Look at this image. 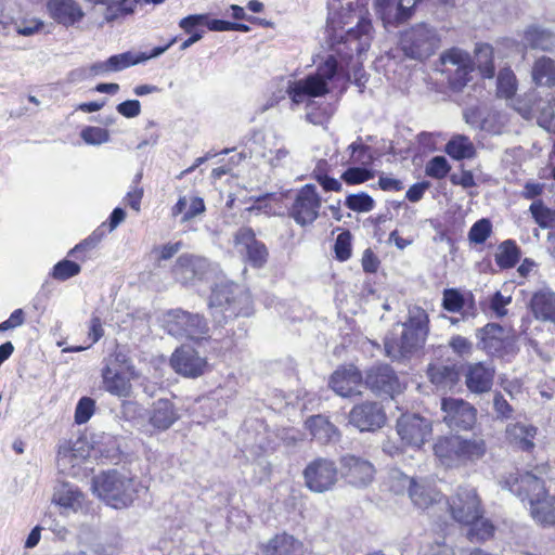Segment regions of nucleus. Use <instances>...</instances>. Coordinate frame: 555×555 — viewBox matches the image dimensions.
<instances>
[{"instance_id": "f704fd0d", "label": "nucleus", "mask_w": 555, "mask_h": 555, "mask_svg": "<svg viewBox=\"0 0 555 555\" xmlns=\"http://www.w3.org/2000/svg\"><path fill=\"white\" fill-rule=\"evenodd\" d=\"M264 555H304L302 544L288 534L275 535L263 548Z\"/></svg>"}, {"instance_id": "20e7f679", "label": "nucleus", "mask_w": 555, "mask_h": 555, "mask_svg": "<svg viewBox=\"0 0 555 555\" xmlns=\"http://www.w3.org/2000/svg\"><path fill=\"white\" fill-rule=\"evenodd\" d=\"M440 36L436 28L425 23L415 24L400 36V49L412 60L424 61L440 47Z\"/></svg>"}, {"instance_id": "2f4dec72", "label": "nucleus", "mask_w": 555, "mask_h": 555, "mask_svg": "<svg viewBox=\"0 0 555 555\" xmlns=\"http://www.w3.org/2000/svg\"><path fill=\"white\" fill-rule=\"evenodd\" d=\"M504 328L494 323H488L477 331L479 346L489 354H499L504 348Z\"/></svg>"}, {"instance_id": "f03ea898", "label": "nucleus", "mask_w": 555, "mask_h": 555, "mask_svg": "<svg viewBox=\"0 0 555 555\" xmlns=\"http://www.w3.org/2000/svg\"><path fill=\"white\" fill-rule=\"evenodd\" d=\"M143 489L138 479L117 469L103 472L92 479L93 493L116 509L130 506Z\"/></svg>"}, {"instance_id": "e433bc0d", "label": "nucleus", "mask_w": 555, "mask_h": 555, "mask_svg": "<svg viewBox=\"0 0 555 555\" xmlns=\"http://www.w3.org/2000/svg\"><path fill=\"white\" fill-rule=\"evenodd\" d=\"M306 426L311 436L321 443H327L338 437L337 428L322 415L311 416L307 420Z\"/></svg>"}, {"instance_id": "bf43d9fd", "label": "nucleus", "mask_w": 555, "mask_h": 555, "mask_svg": "<svg viewBox=\"0 0 555 555\" xmlns=\"http://www.w3.org/2000/svg\"><path fill=\"white\" fill-rule=\"evenodd\" d=\"M442 306L450 312H459L464 306V298L456 289H446Z\"/></svg>"}, {"instance_id": "37998d69", "label": "nucleus", "mask_w": 555, "mask_h": 555, "mask_svg": "<svg viewBox=\"0 0 555 555\" xmlns=\"http://www.w3.org/2000/svg\"><path fill=\"white\" fill-rule=\"evenodd\" d=\"M173 420V408L169 400L159 399L154 406L151 423L158 429L168 428Z\"/></svg>"}, {"instance_id": "4468645a", "label": "nucleus", "mask_w": 555, "mask_h": 555, "mask_svg": "<svg viewBox=\"0 0 555 555\" xmlns=\"http://www.w3.org/2000/svg\"><path fill=\"white\" fill-rule=\"evenodd\" d=\"M321 198L315 186L306 184L301 188L292 205L289 215L300 225L311 224L319 216Z\"/></svg>"}, {"instance_id": "3c124183", "label": "nucleus", "mask_w": 555, "mask_h": 555, "mask_svg": "<svg viewBox=\"0 0 555 555\" xmlns=\"http://www.w3.org/2000/svg\"><path fill=\"white\" fill-rule=\"evenodd\" d=\"M345 205L352 211L369 212L374 206V199L366 193L350 194L346 197Z\"/></svg>"}, {"instance_id": "473e14b6", "label": "nucleus", "mask_w": 555, "mask_h": 555, "mask_svg": "<svg viewBox=\"0 0 555 555\" xmlns=\"http://www.w3.org/2000/svg\"><path fill=\"white\" fill-rule=\"evenodd\" d=\"M530 308L538 320L555 322V293L542 289L533 294Z\"/></svg>"}, {"instance_id": "412c9836", "label": "nucleus", "mask_w": 555, "mask_h": 555, "mask_svg": "<svg viewBox=\"0 0 555 555\" xmlns=\"http://www.w3.org/2000/svg\"><path fill=\"white\" fill-rule=\"evenodd\" d=\"M386 416L377 402H364L352 408L349 422L361 431H371L380 428Z\"/></svg>"}, {"instance_id": "c03bdc74", "label": "nucleus", "mask_w": 555, "mask_h": 555, "mask_svg": "<svg viewBox=\"0 0 555 555\" xmlns=\"http://www.w3.org/2000/svg\"><path fill=\"white\" fill-rule=\"evenodd\" d=\"M476 63L480 74L485 78L494 76L493 48L490 44L481 43L476 47Z\"/></svg>"}, {"instance_id": "f3484780", "label": "nucleus", "mask_w": 555, "mask_h": 555, "mask_svg": "<svg viewBox=\"0 0 555 555\" xmlns=\"http://www.w3.org/2000/svg\"><path fill=\"white\" fill-rule=\"evenodd\" d=\"M339 473L346 481L356 487H365L372 482L375 468L373 464L364 457L353 454H346L340 457Z\"/></svg>"}, {"instance_id": "a19ab883", "label": "nucleus", "mask_w": 555, "mask_h": 555, "mask_svg": "<svg viewBox=\"0 0 555 555\" xmlns=\"http://www.w3.org/2000/svg\"><path fill=\"white\" fill-rule=\"evenodd\" d=\"M494 257L501 269H509L519 261L520 249L514 241L507 240L499 245Z\"/></svg>"}, {"instance_id": "dca6fc26", "label": "nucleus", "mask_w": 555, "mask_h": 555, "mask_svg": "<svg viewBox=\"0 0 555 555\" xmlns=\"http://www.w3.org/2000/svg\"><path fill=\"white\" fill-rule=\"evenodd\" d=\"M179 25L188 35H190V37L180 44V50L183 51L201 40L206 28L211 31H229L231 22L211 20L207 14H196L182 18Z\"/></svg>"}, {"instance_id": "603ef678", "label": "nucleus", "mask_w": 555, "mask_h": 555, "mask_svg": "<svg viewBox=\"0 0 555 555\" xmlns=\"http://www.w3.org/2000/svg\"><path fill=\"white\" fill-rule=\"evenodd\" d=\"M81 268L78 263L64 259L59 261L52 269L51 276L57 281H66L79 274Z\"/></svg>"}, {"instance_id": "0e129e2a", "label": "nucleus", "mask_w": 555, "mask_h": 555, "mask_svg": "<svg viewBox=\"0 0 555 555\" xmlns=\"http://www.w3.org/2000/svg\"><path fill=\"white\" fill-rule=\"evenodd\" d=\"M421 0H399L397 7L396 20L403 23L410 20L414 14V8Z\"/></svg>"}, {"instance_id": "2eb2a0df", "label": "nucleus", "mask_w": 555, "mask_h": 555, "mask_svg": "<svg viewBox=\"0 0 555 555\" xmlns=\"http://www.w3.org/2000/svg\"><path fill=\"white\" fill-rule=\"evenodd\" d=\"M450 512L454 520L466 525L480 517V500L474 488H459L449 502Z\"/></svg>"}, {"instance_id": "6e6d98bb", "label": "nucleus", "mask_w": 555, "mask_h": 555, "mask_svg": "<svg viewBox=\"0 0 555 555\" xmlns=\"http://www.w3.org/2000/svg\"><path fill=\"white\" fill-rule=\"evenodd\" d=\"M95 402L93 399L89 397H82L77 405L75 411V422L77 424H85L87 423L90 417L94 413Z\"/></svg>"}, {"instance_id": "a211bd4d", "label": "nucleus", "mask_w": 555, "mask_h": 555, "mask_svg": "<svg viewBox=\"0 0 555 555\" xmlns=\"http://www.w3.org/2000/svg\"><path fill=\"white\" fill-rule=\"evenodd\" d=\"M194 346L181 344L176 349V373L184 377L196 378L205 374L209 369L206 357L199 356Z\"/></svg>"}, {"instance_id": "ea45409f", "label": "nucleus", "mask_w": 555, "mask_h": 555, "mask_svg": "<svg viewBox=\"0 0 555 555\" xmlns=\"http://www.w3.org/2000/svg\"><path fill=\"white\" fill-rule=\"evenodd\" d=\"M532 79L540 86H552L555 83V61L542 56L534 62L532 67Z\"/></svg>"}, {"instance_id": "de8ad7c7", "label": "nucleus", "mask_w": 555, "mask_h": 555, "mask_svg": "<svg viewBox=\"0 0 555 555\" xmlns=\"http://www.w3.org/2000/svg\"><path fill=\"white\" fill-rule=\"evenodd\" d=\"M111 370H119L127 372V375L134 377V369L128 358L127 353L119 348H116L107 358L104 359V366Z\"/></svg>"}, {"instance_id": "49530a36", "label": "nucleus", "mask_w": 555, "mask_h": 555, "mask_svg": "<svg viewBox=\"0 0 555 555\" xmlns=\"http://www.w3.org/2000/svg\"><path fill=\"white\" fill-rule=\"evenodd\" d=\"M466 525L469 526L467 538L472 542L486 541L493 535L494 527L487 519L482 518V512L479 518Z\"/></svg>"}, {"instance_id": "7ed1b4c3", "label": "nucleus", "mask_w": 555, "mask_h": 555, "mask_svg": "<svg viewBox=\"0 0 555 555\" xmlns=\"http://www.w3.org/2000/svg\"><path fill=\"white\" fill-rule=\"evenodd\" d=\"M487 451L486 442L480 437L451 435L439 438L434 444V452L446 467H460L480 460Z\"/></svg>"}, {"instance_id": "c756f323", "label": "nucleus", "mask_w": 555, "mask_h": 555, "mask_svg": "<svg viewBox=\"0 0 555 555\" xmlns=\"http://www.w3.org/2000/svg\"><path fill=\"white\" fill-rule=\"evenodd\" d=\"M537 434L535 426L520 422L508 424L505 429L506 440L509 444L526 452L533 450Z\"/></svg>"}, {"instance_id": "9d476101", "label": "nucleus", "mask_w": 555, "mask_h": 555, "mask_svg": "<svg viewBox=\"0 0 555 555\" xmlns=\"http://www.w3.org/2000/svg\"><path fill=\"white\" fill-rule=\"evenodd\" d=\"M423 341L413 335L405 326L396 324L384 340L386 356L392 360L410 357L423 346Z\"/></svg>"}, {"instance_id": "cd10ccee", "label": "nucleus", "mask_w": 555, "mask_h": 555, "mask_svg": "<svg viewBox=\"0 0 555 555\" xmlns=\"http://www.w3.org/2000/svg\"><path fill=\"white\" fill-rule=\"evenodd\" d=\"M49 15L59 24L69 26L80 21L83 12L75 0H49Z\"/></svg>"}, {"instance_id": "4c0bfd02", "label": "nucleus", "mask_w": 555, "mask_h": 555, "mask_svg": "<svg viewBox=\"0 0 555 555\" xmlns=\"http://www.w3.org/2000/svg\"><path fill=\"white\" fill-rule=\"evenodd\" d=\"M428 377L439 388H451L459 380V371L455 365L430 364L427 370Z\"/></svg>"}, {"instance_id": "8fccbe9b", "label": "nucleus", "mask_w": 555, "mask_h": 555, "mask_svg": "<svg viewBox=\"0 0 555 555\" xmlns=\"http://www.w3.org/2000/svg\"><path fill=\"white\" fill-rule=\"evenodd\" d=\"M516 77L512 69L503 68L498 75V94L501 98L509 99L516 92Z\"/></svg>"}, {"instance_id": "e2e57ef3", "label": "nucleus", "mask_w": 555, "mask_h": 555, "mask_svg": "<svg viewBox=\"0 0 555 555\" xmlns=\"http://www.w3.org/2000/svg\"><path fill=\"white\" fill-rule=\"evenodd\" d=\"M43 22L37 18L23 20L15 24V29L18 35L33 36L41 30Z\"/></svg>"}, {"instance_id": "393cba45", "label": "nucleus", "mask_w": 555, "mask_h": 555, "mask_svg": "<svg viewBox=\"0 0 555 555\" xmlns=\"http://www.w3.org/2000/svg\"><path fill=\"white\" fill-rule=\"evenodd\" d=\"M85 495L78 487L62 482L54 488L52 503L60 507L62 515L77 513L82 508Z\"/></svg>"}, {"instance_id": "a18cd8bd", "label": "nucleus", "mask_w": 555, "mask_h": 555, "mask_svg": "<svg viewBox=\"0 0 555 555\" xmlns=\"http://www.w3.org/2000/svg\"><path fill=\"white\" fill-rule=\"evenodd\" d=\"M347 152L349 153V159L347 160L349 164L369 166L373 162L371 147L364 144L361 138L352 142L347 147Z\"/></svg>"}, {"instance_id": "09e8293b", "label": "nucleus", "mask_w": 555, "mask_h": 555, "mask_svg": "<svg viewBox=\"0 0 555 555\" xmlns=\"http://www.w3.org/2000/svg\"><path fill=\"white\" fill-rule=\"evenodd\" d=\"M534 221L543 229L555 228V210L543 205L541 201L533 202L529 208Z\"/></svg>"}, {"instance_id": "1a4fd4ad", "label": "nucleus", "mask_w": 555, "mask_h": 555, "mask_svg": "<svg viewBox=\"0 0 555 555\" xmlns=\"http://www.w3.org/2000/svg\"><path fill=\"white\" fill-rule=\"evenodd\" d=\"M209 326L198 313L176 310V340L181 344L199 345L208 338Z\"/></svg>"}, {"instance_id": "864d4df0", "label": "nucleus", "mask_w": 555, "mask_h": 555, "mask_svg": "<svg viewBox=\"0 0 555 555\" xmlns=\"http://www.w3.org/2000/svg\"><path fill=\"white\" fill-rule=\"evenodd\" d=\"M492 232V224L489 219L482 218L475 222L468 232V240L474 244H482Z\"/></svg>"}, {"instance_id": "6e6552de", "label": "nucleus", "mask_w": 555, "mask_h": 555, "mask_svg": "<svg viewBox=\"0 0 555 555\" xmlns=\"http://www.w3.org/2000/svg\"><path fill=\"white\" fill-rule=\"evenodd\" d=\"M216 272L206 258L181 255L176 261V280L184 286H195L198 282L209 281Z\"/></svg>"}, {"instance_id": "5fc2aeb1", "label": "nucleus", "mask_w": 555, "mask_h": 555, "mask_svg": "<svg viewBox=\"0 0 555 555\" xmlns=\"http://www.w3.org/2000/svg\"><path fill=\"white\" fill-rule=\"evenodd\" d=\"M80 137L89 145H100L109 141L108 130L101 127H85L80 132Z\"/></svg>"}, {"instance_id": "69168bd1", "label": "nucleus", "mask_w": 555, "mask_h": 555, "mask_svg": "<svg viewBox=\"0 0 555 555\" xmlns=\"http://www.w3.org/2000/svg\"><path fill=\"white\" fill-rule=\"evenodd\" d=\"M512 298L503 296L500 292H495L490 299V309L496 317L502 318L506 315V306L511 302Z\"/></svg>"}, {"instance_id": "b1692460", "label": "nucleus", "mask_w": 555, "mask_h": 555, "mask_svg": "<svg viewBox=\"0 0 555 555\" xmlns=\"http://www.w3.org/2000/svg\"><path fill=\"white\" fill-rule=\"evenodd\" d=\"M365 384L373 391L392 396L400 390V382L387 364L373 366L366 374Z\"/></svg>"}, {"instance_id": "9b49d317", "label": "nucleus", "mask_w": 555, "mask_h": 555, "mask_svg": "<svg viewBox=\"0 0 555 555\" xmlns=\"http://www.w3.org/2000/svg\"><path fill=\"white\" fill-rule=\"evenodd\" d=\"M442 420L450 428L470 429L477 420V410L467 401L459 398L441 400Z\"/></svg>"}, {"instance_id": "39448f33", "label": "nucleus", "mask_w": 555, "mask_h": 555, "mask_svg": "<svg viewBox=\"0 0 555 555\" xmlns=\"http://www.w3.org/2000/svg\"><path fill=\"white\" fill-rule=\"evenodd\" d=\"M209 307L220 308L225 319L248 317L251 313L250 296L238 285L228 282L212 288Z\"/></svg>"}, {"instance_id": "4d7b16f0", "label": "nucleus", "mask_w": 555, "mask_h": 555, "mask_svg": "<svg viewBox=\"0 0 555 555\" xmlns=\"http://www.w3.org/2000/svg\"><path fill=\"white\" fill-rule=\"evenodd\" d=\"M366 166H362V167H350L348 168L343 175H341V179L347 183V184H360V183H363L365 181H369L373 175L371 173L370 170H367L365 168Z\"/></svg>"}, {"instance_id": "774afa93", "label": "nucleus", "mask_w": 555, "mask_h": 555, "mask_svg": "<svg viewBox=\"0 0 555 555\" xmlns=\"http://www.w3.org/2000/svg\"><path fill=\"white\" fill-rule=\"evenodd\" d=\"M420 555H454V552L444 543L437 542L435 544L422 546Z\"/></svg>"}, {"instance_id": "58836bf2", "label": "nucleus", "mask_w": 555, "mask_h": 555, "mask_svg": "<svg viewBox=\"0 0 555 555\" xmlns=\"http://www.w3.org/2000/svg\"><path fill=\"white\" fill-rule=\"evenodd\" d=\"M399 325L405 326L411 333L423 343L428 334V315L426 311L421 307H412L409 309V318L404 323H398Z\"/></svg>"}, {"instance_id": "13d9d810", "label": "nucleus", "mask_w": 555, "mask_h": 555, "mask_svg": "<svg viewBox=\"0 0 555 555\" xmlns=\"http://www.w3.org/2000/svg\"><path fill=\"white\" fill-rule=\"evenodd\" d=\"M449 170L450 166L443 156H435L426 166V175L436 179L444 178Z\"/></svg>"}, {"instance_id": "052dcab7", "label": "nucleus", "mask_w": 555, "mask_h": 555, "mask_svg": "<svg viewBox=\"0 0 555 555\" xmlns=\"http://www.w3.org/2000/svg\"><path fill=\"white\" fill-rule=\"evenodd\" d=\"M334 250L336 258L340 261H346L351 256V244L348 232L340 233L335 242Z\"/></svg>"}, {"instance_id": "79ce46f5", "label": "nucleus", "mask_w": 555, "mask_h": 555, "mask_svg": "<svg viewBox=\"0 0 555 555\" xmlns=\"http://www.w3.org/2000/svg\"><path fill=\"white\" fill-rule=\"evenodd\" d=\"M446 152L454 159L473 158L476 150L469 138L465 135L453 137L446 145Z\"/></svg>"}, {"instance_id": "4be33fe9", "label": "nucleus", "mask_w": 555, "mask_h": 555, "mask_svg": "<svg viewBox=\"0 0 555 555\" xmlns=\"http://www.w3.org/2000/svg\"><path fill=\"white\" fill-rule=\"evenodd\" d=\"M392 478H397L402 488H408L410 499L420 508H427L440 501V493L425 481H416L399 472L395 473Z\"/></svg>"}, {"instance_id": "338daca9", "label": "nucleus", "mask_w": 555, "mask_h": 555, "mask_svg": "<svg viewBox=\"0 0 555 555\" xmlns=\"http://www.w3.org/2000/svg\"><path fill=\"white\" fill-rule=\"evenodd\" d=\"M449 346L456 354L461 357L469 356L473 350L472 343L467 338L460 335L453 336L449 341Z\"/></svg>"}, {"instance_id": "72a5a7b5", "label": "nucleus", "mask_w": 555, "mask_h": 555, "mask_svg": "<svg viewBox=\"0 0 555 555\" xmlns=\"http://www.w3.org/2000/svg\"><path fill=\"white\" fill-rule=\"evenodd\" d=\"M530 513L532 518L542 525H555V498L546 491L543 495L532 496Z\"/></svg>"}, {"instance_id": "c85d7f7f", "label": "nucleus", "mask_w": 555, "mask_h": 555, "mask_svg": "<svg viewBox=\"0 0 555 555\" xmlns=\"http://www.w3.org/2000/svg\"><path fill=\"white\" fill-rule=\"evenodd\" d=\"M206 211L204 199L195 193L180 195L176 203V215H180V223L190 224L202 219Z\"/></svg>"}, {"instance_id": "ddd939ff", "label": "nucleus", "mask_w": 555, "mask_h": 555, "mask_svg": "<svg viewBox=\"0 0 555 555\" xmlns=\"http://www.w3.org/2000/svg\"><path fill=\"white\" fill-rule=\"evenodd\" d=\"M431 422L417 414H403L397 421V433L401 440L420 448L431 436Z\"/></svg>"}, {"instance_id": "423d86ee", "label": "nucleus", "mask_w": 555, "mask_h": 555, "mask_svg": "<svg viewBox=\"0 0 555 555\" xmlns=\"http://www.w3.org/2000/svg\"><path fill=\"white\" fill-rule=\"evenodd\" d=\"M441 73L448 78L452 89L461 90L470 80L474 62L470 55L460 49L451 48L440 55Z\"/></svg>"}, {"instance_id": "0eeeda50", "label": "nucleus", "mask_w": 555, "mask_h": 555, "mask_svg": "<svg viewBox=\"0 0 555 555\" xmlns=\"http://www.w3.org/2000/svg\"><path fill=\"white\" fill-rule=\"evenodd\" d=\"M339 470L333 460L317 457L309 462L302 472L305 486L312 492L324 493L338 481Z\"/></svg>"}, {"instance_id": "aec40b11", "label": "nucleus", "mask_w": 555, "mask_h": 555, "mask_svg": "<svg viewBox=\"0 0 555 555\" xmlns=\"http://www.w3.org/2000/svg\"><path fill=\"white\" fill-rule=\"evenodd\" d=\"M235 245L247 261L255 268L262 267L268 258L264 244L255 237L250 228H242L235 234Z\"/></svg>"}, {"instance_id": "7c9ffc66", "label": "nucleus", "mask_w": 555, "mask_h": 555, "mask_svg": "<svg viewBox=\"0 0 555 555\" xmlns=\"http://www.w3.org/2000/svg\"><path fill=\"white\" fill-rule=\"evenodd\" d=\"M127 372L119 370H111L109 367L102 369V385L103 388L113 396L120 398L129 397L131 393L130 377L126 376Z\"/></svg>"}, {"instance_id": "f8f14e48", "label": "nucleus", "mask_w": 555, "mask_h": 555, "mask_svg": "<svg viewBox=\"0 0 555 555\" xmlns=\"http://www.w3.org/2000/svg\"><path fill=\"white\" fill-rule=\"evenodd\" d=\"M372 24L367 20H359L354 28L346 31L341 40L333 42V49L339 55L352 56L356 52L359 56L369 50L371 46Z\"/></svg>"}, {"instance_id": "bb28decb", "label": "nucleus", "mask_w": 555, "mask_h": 555, "mask_svg": "<svg viewBox=\"0 0 555 555\" xmlns=\"http://www.w3.org/2000/svg\"><path fill=\"white\" fill-rule=\"evenodd\" d=\"M494 377V369L482 362L467 365L465 383L467 388L475 393H483L491 389Z\"/></svg>"}, {"instance_id": "5701e85b", "label": "nucleus", "mask_w": 555, "mask_h": 555, "mask_svg": "<svg viewBox=\"0 0 555 555\" xmlns=\"http://www.w3.org/2000/svg\"><path fill=\"white\" fill-rule=\"evenodd\" d=\"M330 386L341 397L360 395L363 387L362 375L356 366L340 367L332 374Z\"/></svg>"}, {"instance_id": "c9c22d12", "label": "nucleus", "mask_w": 555, "mask_h": 555, "mask_svg": "<svg viewBox=\"0 0 555 555\" xmlns=\"http://www.w3.org/2000/svg\"><path fill=\"white\" fill-rule=\"evenodd\" d=\"M522 42L525 47L551 51L555 47V35L539 26H530L524 33Z\"/></svg>"}, {"instance_id": "680f3d73", "label": "nucleus", "mask_w": 555, "mask_h": 555, "mask_svg": "<svg viewBox=\"0 0 555 555\" xmlns=\"http://www.w3.org/2000/svg\"><path fill=\"white\" fill-rule=\"evenodd\" d=\"M102 4L107 5L113 15L128 14L133 11L137 0H102Z\"/></svg>"}, {"instance_id": "f257e3e1", "label": "nucleus", "mask_w": 555, "mask_h": 555, "mask_svg": "<svg viewBox=\"0 0 555 555\" xmlns=\"http://www.w3.org/2000/svg\"><path fill=\"white\" fill-rule=\"evenodd\" d=\"M337 76V62L333 55L319 65L314 73L305 78L291 81L286 93L294 104H306V120L315 126H323L331 119L334 108L328 103L315 106L313 98H320L331 91L330 83Z\"/></svg>"}, {"instance_id": "6ab92c4d", "label": "nucleus", "mask_w": 555, "mask_h": 555, "mask_svg": "<svg viewBox=\"0 0 555 555\" xmlns=\"http://www.w3.org/2000/svg\"><path fill=\"white\" fill-rule=\"evenodd\" d=\"M503 488L508 489L522 502H531L532 496L543 495L545 490L543 481L535 475L526 472L522 474H511L503 482Z\"/></svg>"}, {"instance_id": "a878e982", "label": "nucleus", "mask_w": 555, "mask_h": 555, "mask_svg": "<svg viewBox=\"0 0 555 555\" xmlns=\"http://www.w3.org/2000/svg\"><path fill=\"white\" fill-rule=\"evenodd\" d=\"M173 43V39H171L164 47H155L150 51H127L120 54H115L108 57L111 70L120 72L130 66L143 63L147 60L154 59L163 54L171 44Z\"/></svg>"}]
</instances>
